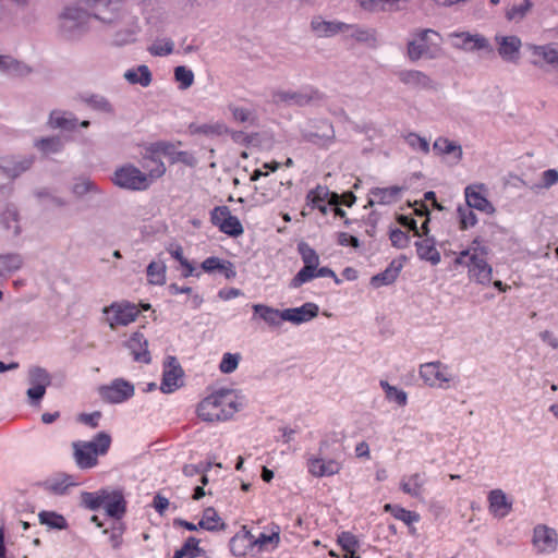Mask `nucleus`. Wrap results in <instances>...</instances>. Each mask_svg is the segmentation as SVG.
Returning a JSON list of instances; mask_svg holds the SVG:
<instances>
[{
  "label": "nucleus",
  "mask_w": 558,
  "mask_h": 558,
  "mask_svg": "<svg viewBox=\"0 0 558 558\" xmlns=\"http://www.w3.org/2000/svg\"><path fill=\"white\" fill-rule=\"evenodd\" d=\"M240 405L232 390H219L198 404L197 414L199 418L209 423L227 421L239 411Z\"/></svg>",
  "instance_id": "1"
},
{
  "label": "nucleus",
  "mask_w": 558,
  "mask_h": 558,
  "mask_svg": "<svg viewBox=\"0 0 558 558\" xmlns=\"http://www.w3.org/2000/svg\"><path fill=\"white\" fill-rule=\"evenodd\" d=\"M488 253L486 246H480V239L472 242L469 250L462 251L454 259L456 265L466 266L469 276L480 284H488L492 281L493 269L486 262L485 256Z\"/></svg>",
  "instance_id": "2"
},
{
  "label": "nucleus",
  "mask_w": 558,
  "mask_h": 558,
  "mask_svg": "<svg viewBox=\"0 0 558 558\" xmlns=\"http://www.w3.org/2000/svg\"><path fill=\"white\" fill-rule=\"evenodd\" d=\"M92 12L75 5L65 7L58 16V32L66 40L81 37L88 29Z\"/></svg>",
  "instance_id": "3"
},
{
  "label": "nucleus",
  "mask_w": 558,
  "mask_h": 558,
  "mask_svg": "<svg viewBox=\"0 0 558 558\" xmlns=\"http://www.w3.org/2000/svg\"><path fill=\"white\" fill-rule=\"evenodd\" d=\"M113 183L122 189L131 191H145L150 186V180L133 165L118 168L112 178Z\"/></svg>",
  "instance_id": "4"
},
{
  "label": "nucleus",
  "mask_w": 558,
  "mask_h": 558,
  "mask_svg": "<svg viewBox=\"0 0 558 558\" xmlns=\"http://www.w3.org/2000/svg\"><path fill=\"white\" fill-rule=\"evenodd\" d=\"M88 9L93 16L104 23L112 24L123 16L120 0H77Z\"/></svg>",
  "instance_id": "5"
},
{
  "label": "nucleus",
  "mask_w": 558,
  "mask_h": 558,
  "mask_svg": "<svg viewBox=\"0 0 558 558\" xmlns=\"http://www.w3.org/2000/svg\"><path fill=\"white\" fill-rule=\"evenodd\" d=\"M102 312L107 315V322L111 329H116L117 326H126L133 323L140 313L136 306L129 302L112 303L104 307Z\"/></svg>",
  "instance_id": "6"
},
{
  "label": "nucleus",
  "mask_w": 558,
  "mask_h": 558,
  "mask_svg": "<svg viewBox=\"0 0 558 558\" xmlns=\"http://www.w3.org/2000/svg\"><path fill=\"white\" fill-rule=\"evenodd\" d=\"M452 46L457 49L468 52L484 50L493 51V47L488 39L481 34H471L469 32L452 33L449 35Z\"/></svg>",
  "instance_id": "7"
},
{
  "label": "nucleus",
  "mask_w": 558,
  "mask_h": 558,
  "mask_svg": "<svg viewBox=\"0 0 558 558\" xmlns=\"http://www.w3.org/2000/svg\"><path fill=\"white\" fill-rule=\"evenodd\" d=\"M314 129H303L301 131L302 140L319 147H328L335 142V130L327 120L315 122Z\"/></svg>",
  "instance_id": "8"
},
{
  "label": "nucleus",
  "mask_w": 558,
  "mask_h": 558,
  "mask_svg": "<svg viewBox=\"0 0 558 558\" xmlns=\"http://www.w3.org/2000/svg\"><path fill=\"white\" fill-rule=\"evenodd\" d=\"M495 43L499 57L508 63L518 64L521 59L522 41L515 35H496Z\"/></svg>",
  "instance_id": "9"
},
{
  "label": "nucleus",
  "mask_w": 558,
  "mask_h": 558,
  "mask_svg": "<svg viewBox=\"0 0 558 558\" xmlns=\"http://www.w3.org/2000/svg\"><path fill=\"white\" fill-rule=\"evenodd\" d=\"M328 447V441L323 440L319 445V457L308 459V471L316 477L331 476L339 473L341 464L333 460H325V449Z\"/></svg>",
  "instance_id": "10"
},
{
  "label": "nucleus",
  "mask_w": 558,
  "mask_h": 558,
  "mask_svg": "<svg viewBox=\"0 0 558 558\" xmlns=\"http://www.w3.org/2000/svg\"><path fill=\"white\" fill-rule=\"evenodd\" d=\"M101 398L110 403H121L133 397L134 386L122 378L114 379L111 385L99 390Z\"/></svg>",
  "instance_id": "11"
},
{
  "label": "nucleus",
  "mask_w": 558,
  "mask_h": 558,
  "mask_svg": "<svg viewBox=\"0 0 558 558\" xmlns=\"http://www.w3.org/2000/svg\"><path fill=\"white\" fill-rule=\"evenodd\" d=\"M317 98L318 92L315 90H277L272 94L274 104L286 106L303 107Z\"/></svg>",
  "instance_id": "12"
},
{
  "label": "nucleus",
  "mask_w": 558,
  "mask_h": 558,
  "mask_svg": "<svg viewBox=\"0 0 558 558\" xmlns=\"http://www.w3.org/2000/svg\"><path fill=\"white\" fill-rule=\"evenodd\" d=\"M35 157L29 156H3L0 157V170L9 178L15 179L33 166Z\"/></svg>",
  "instance_id": "13"
},
{
  "label": "nucleus",
  "mask_w": 558,
  "mask_h": 558,
  "mask_svg": "<svg viewBox=\"0 0 558 558\" xmlns=\"http://www.w3.org/2000/svg\"><path fill=\"white\" fill-rule=\"evenodd\" d=\"M447 366L441 362H429L421 365L420 375L428 386L442 387V383H449L451 376L446 372Z\"/></svg>",
  "instance_id": "14"
},
{
  "label": "nucleus",
  "mask_w": 558,
  "mask_h": 558,
  "mask_svg": "<svg viewBox=\"0 0 558 558\" xmlns=\"http://www.w3.org/2000/svg\"><path fill=\"white\" fill-rule=\"evenodd\" d=\"M183 376V369L178 363L174 356H168L165 371L162 374V381L160 389L165 393L173 392L181 386V378Z\"/></svg>",
  "instance_id": "15"
},
{
  "label": "nucleus",
  "mask_w": 558,
  "mask_h": 558,
  "mask_svg": "<svg viewBox=\"0 0 558 558\" xmlns=\"http://www.w3.org/2000/svg\"><path fill=\"white\" fill-rule=\"evenodd\" d=\"M533 544L538 553H554L558 545V534L546 525H537L534 529Z\"/></svg>",
  "instance_id": "16"
},
{
  "label": "nucleus",
  "mask_w": 558,
  "mask_h": 558,
  "mask_svg": "<svg viewBox=\"0 0 558 558\" xmlns=\"http://www.w3.org/2000/svg\"><path fill=\"white\" fill-rule=\"evenodd\" d=\"M429 34L436 33L429 28L417 29L413 33V38L408 41L407 54L412 62L420 60L427 53L429 49L427 45V38Z\"/></svg>",
  "instance_id": "17"
},
{
  "label": "nucleus",
  "mask_w": 558,
  "mask_h": 558,
  "mask_svg": "<svg viewBox=\"0 0 558 558\" xmlns=\"http://www.w3.org/2000/svg\"><path fill=\"white\" fill-rule=\"evenodd\" d=\"M319 307L315 303L307 302L300 307L286 308L282 311L283 320L290 322L294 325L307 323L317 317Z\"/></svg>",
  "instance_id": "18"
},
{
  "label": "nucleus",
  "mask_w": 558,
  "mask_h": 558,
  "mask_svg": "<svg viewBox=\"0 0 558 558\" xmlns=\"http://www.w3.org/2000/svg\"><path fill=\"white\" fill-rule=\"evenodd\" d=\"M399 81L414 89H432L434 88L433 80L418 70H401L397 73Z\"/></svg>",
  "instance_id": "19"
},
{
  "label": "nucleus",
  "mask_w": 558,
  "mask_h": 558,
  "mask_svg": "<svg viewBox=\"0 0 558 558\" xmlns=\"http://www.w3.org/2000/svg\"><path fill=\"white\" fill-rule=\"evenodd\" d=\"M126 347L131 351L133 360L138 363L149 364L151 361L150 352L148 351V341L140 331L132 333L126 341Z\"/></svg>",
  "instance_id": "20"
},
{
  "label": "nucleus",
  "mask_w": 558,
  "mask_h": 558,
  "mask_svg": "<svg viewBox=\"0 0 558 558\" xmlns=\"http://www.w3.org/2000/svg\"><path fill=\"white\" fill-rule=\"evenodd\" d=\"M106 514L113 518L116 521H121L122 517L126 512V501L121 490L109 489L108 498L104 504Z\"/></svg>",
  "instance_id": "21"
},
{
  "label": "nucleus",
  "mask_w": 558,
  "mask_h": 558,
  "mask_svg": "<svg viewBox=\"0 0 558 558\" xmlns=\"http://www.w3.org/2000/svg\"><path fill=\"white\" fill-rule=\"evenodd\" d=\"M478 187L480 186H473V185L465 187L464 194H465L466 206L472 209H477V210L483 211L488 215L494 214L495 207L485 196H483L480 193Z\"/></svg>",
  "instance_id": "22"
},
{
  "label": "nucleus",
  "mask_w": 558,
  "mask_h": 558,
  "mask_svg": "<svg viewBox=\"0 0 558 558\" xmlns=\"http://www.w3.org/2000/svg\"><path fill=\"white\" fill-rule=\"evenodd\" d=\"M32 68L11 56L0 54V72L12 77H24L32 73Z\"/></svg>",
  "instance_id": "23"
},
{
  "label": "nucleus",
  "mask_w": 558,
  "mask_h": 558,
  "mask_svg": "<svg viewBox=\"0 0 558 558\" xmlns=\"http://www.w3.org/2000/svg\"><path fill=\"white\" fill-rule=\"evenodd\" d=\"M526 48L534 57L542 59L545 63L558 69V44L546 45L526 44Z\"/></svg>",
  "instance_id": "24"
},
{
  "label": "nucleus",
  "mask_w": 558,
  "mask_h": 558,
  "mask_svg": "<svg viewBox=\"0 0 558 558\" xmlns=\"http://www.w3.org/2000/svg\"><path fill=\"white\" fill-rule=\"evenodd\" d=\"M402 187L393 185L389 187H374L371 190L369 195L372 196L368 201L367 206H373L375 203L380 205H389L398 201Z\"/></svg>",
  "instance_id": "25"
},
{
  "label": "nucleus",
  "mask_w": 558,
  "mask_h": 558,
  "mask_svg": "<svg viewBox=\"0 0 558 558\" xmlns=\"http://www.w3.org/2000/svg\"><path fill=\"white\" fill-rule=\"evenodd\" d=\"M489 511L498 518L506 517L512 504L508 500L506 494L501 489H493L488 494Z\"/></svg>",
  "instance_id": "26"
},
{
  "label": "nucleus",
  "mask_w": 558,
  "mask_h": 558,
  "mask_svg": "<svg viewBox=\"0 0 558 558\" xmlns=\"http://www.w3.org/2000/svg\"><path fill=\"white\" fill-rule=\"evenodd\" d=\"M311 26L318 36L330 37L338 33L348 32L352 25L337 22V21H324L315 19L312 21Z\"/></svg>",
  "instance_id": "27"
},
{
  "label": "nucleus",
  "mask_w": 558,
  "mask_h": 558,
  "mask_svg": "<svg viewBox=\"0 0 558 558\" xmlns=\"http://www.w3.org/2000/svg\"><path fill=\"white\" fill-rule=\"evenodd\" d=\"M252 538L253 534L246 530L245 526H243L241 532L231 537L229 542V547L232 555L238 557L246 555V553L253 548Z\"/></svg>",
  "instance_id": "28"
},
{
  "label": "nucleus",
  "mask_w": 558,
  "mask_h": 558,
  "mask_svg": "<svg viewBox=\"0 0 558 558\" xmlns=\"http://www.w3.org/2000/svg\"><path fill=\"white\" fill-rule=\"evenodd\" d=\"M403 265L402 263L393 259L389 266L381 272L371 278V284L374 288L391 284L398 278Z\"/></svg>",
  "instance_id": "29"
},
{
  "label": "nucleus",
  "mask_w": 558,
  "mask_h": 558,
  "mask_svg": "<svg viewBox=\"0 0 558 558\" xmlns=\"http://www.w3.org/2000/svg\"><path fill=\"white\" fill-rule=\"evenodd\" d=\"M415 247L417 256L421 259L427 260L432 265L440 263V254L435 247V239L433 236H427L421 241H416Z\"/></svg>",
  "instance_id": "30"
},
{
  "label": "nucleus",
  "mask_w": 558,
  "mask_h": 558,
  "mask_svg": "<svg viewBox=\"0 0 558 558\" xmlns=\"http://www.w3.org/2000/svg\"><path fill=\"white\" fill-rule=\"evenodd\" d=\"M123 16L119 19L117 22L128 19V28L120 29L116 32L113 37V44L117 46H124L135 41V36L138 32V26L136 25V19L134 16L126 15L122 10Z\"/></svg>",
  "instance_id": "31"
},
{
  "label": "nucleus",
  "mask_w": 558,
  "mask_h": 558,
  "mask_svg": "<svg viewBox=\"0 0 558 558\" xmlns=\"http://www.w3.org/2000/svg\"><path fill=\"white\" fill-rule=\"evenodd\" d=\"M48 125L52 129L73 131L77 125V119L71 112L53 110L50 112Z\"/></svg>",
  "instance_id": "32"
},
{
  "label": "nucleus",
  "mask_w": 558,
  "mask_h": 558,
  "mask_svg": "<svg viewBox=\"0 0 558 558\" xmlns=\"http://www.w3.org/2000/svg\"><path fill=\"white\" fill-rule=\"evenodd\" d=\"M254 317L258 316L265 323H267L270 327H279L283 322L282 311L270 307L264 304H255L253 305Z\"/></svg>",
  "instance_id": "33"
},
{
  "label": "nucleus",
  "mask_w": 558,
  "mask_h": 558,
  "mask_svg": "<svg viewBox=\"0 0 558 558\" xmlns=\"http://www.w3.org/2000/svg\"><path fill=\"white\" fill-rule=\"evenodd\" d=\"M23 257L19 253L0 255V278H8L23 266Z\"/></svg>",
  "instance_id": "34"
},
{
  "label": "nucleus",
  "mask_w": 558,
  "mask_h": 558,
  "mask_svg": "<svg viewBox=\"0 0 558 558\" xmlns=\"http://www.w3.org/2000/svg\"><path fill=\"white\" fill-rule=\"evenodd\" d=\"M86 451H90L92 454L104 456L108 452L111 445V437L106 432L98 433L92 441H81Z\"/></svg>",
  "instance_id": "35"
},
{
  "label": "nucleus",
  "mask_w": 558,
  "mask_h": 558,
  "mask_svg": "<svg viewBox=\"0 0 558 558\" xmlns=\"http://www.w3.org/2000/svg\"><path fill=\"white\" fill-rule=\"evenodd\" d=\"M108 498V488H102L94 493L83 492L81 494L82 505L93 511L104 507L106 499Z\"/></svg>",
  "instance_id": "36"
},
{
  "label": "nucleus",
  "mask_w": 558,
  "mask_h": 558,
  "mask_svg": "<svg viewBox=\"0 0 558 558\" xmlns=\"http://www.w3.org/2000/svg\"><path fill=\"white\" fill-rule=\"evenodd\" d=\"M124 78L130 84H140L143 87H147L151 83V72L145 64L138 65L136 69L128 70L124 73Z\"/></svg>",
  "instance_id": "37"
},
{
  "label": "nucleus",
  "mask_w": 558,
  "mask_h": 558,
  "mask_svg": "<svg viewBox=\"0 0 558 558\" xmlns=\"http://www.w3.org/2000/svg\"><path fill=\"white\" fill-rule=\"evenodd\" d=\"M198 527L214 532L225 530L226 523L221 521L215 508L208 507L203 512V518L198 522Z\"/></svg>",
  "instance_id": "38"
},
{
  "label": "nucleus",
  "mask_w": 558,
  "mask_h": 558,
  "mask_svg": "<svg viewBox=\"0 0 558 558\" xmlns=\"http://www.w3.org/2000/svg\"><path fill=\"white\" fill-rule=\"evenodd\" d=\"M143 168L148 172L146 175L149 178L150 183L161 178L166 173L165 163L157 158L154 154L149 156H145L143 158Z\"/></svg>",
  "instance_id": "39"
},
{
  "label": "nucleus",
  "mask_w": 558,
  "mask_h": 558,
  "mask_svg": "<svg viewBox=\"0 0 558 558\" xmlns=\"http://www.w3.org/2000/svg\"><path fill=\"white\" fill-rule=\"evenodd\" d=\"M433 149L441 155L453 154L458 161L462 158V147L447 137H438L433 144Z\"/></svg>",
  "instance_id": "40"
},
{
  "label": "nucleus",
  "mask_w": 558,
  "mask_h": 558,
  "mask_svg": "<svg viewBox=\"0 0 558 558\" xmlns=\"http://www.w3.org/2000/svg\"><path fill=\"white\" fill-rule=\"evenodd\" d=\"M73 448L76 464L81 469H90L97 464V457L95 454H92L90 451H86L87 449L83 447V444H81V441L74 442Z\"/></svg>",
  "instance_id": "41"
},
{
  "label": "nucleus",
  "mask_w": 558,
  "mask_h": 558,
  "mask_svg": "<svg viewBox=\"0 0 558 558\" xmlns=\"http://www.w3.org/2000/svg\"><path fill=\"white\" fill-rule=\"evenodd\" d=\"M38 519L40 524L47 525L52 530H65L68 527V522L62 514H59L54 511H41L38 514Z\"/></svg>",
  "instance_id": "42"
},
{
  "label": "nucleus",
  "mask_w": 558,
  "mask_h": 558,
  "mask_svg": "<svg viewBox=\"0 0 558 558\" xmlns=\"http://www.w3.org/2000/svg\"><path fill=\"white\" fill-rule=\"evenodd\" d=\"M384 510L391 513L397 520L404 522L407 525H411L420 520L418 513L407 510L397 505L386 504L384 506Z\"/></svg>",
  "instance_id": "43"
},
{
  "label": "nucleus",
  "mask_w": 558,
  "mask_h": 558,
  "mask_svg": "<svg viewBox=\"0 0 558 558\" xmlns=\"http://www.w3.org/2000/svg\"><path fill=\"white\" fill-rule=\"evenodd\" d=\"M338 544L347 551L345 558H359L356 550L359 548V539L351 532H342L338 535Z\"/></svg>",
  "instance_id": "44"
},
{
  "label": "nucleus",
  "mask_w": 558,
  "mask_h": 558,
  "mask_svg": "<svg viewBox=\"0 0 558 558\" xmlns=\"http://www.w3.org/2000/svg\"><path fill=\"white\" fill-rule=\"evenodd\" d=\"M35 146L44 154H57L63 149V142L60 136L43 137L36 141Z\"/></svg>",
  "instance_id": "45"
},
{
  "label": "nucleus",
  "mask_w": 558,
  "mask_h": 558,
  "mask_svg": "<svg viewBox=\"0 0 558 558\" xmlns=\"http://www.w3.org/2000/svg\"><path fill=\"white\" fill-rule=\"evenodd\" d=\"M425 484L423 476L418 473H415L410 476L409 482L402 481L400 483V488L404 494H408L412 497H420L422 494V488Z\"/></svg>",
  "instance_id": "46"
},
{
  "label": "nucleus",
  "mask_w": 558,
  "mask_h": 558,
  "mask_svg": "<svg viewBox=\"0 0 558 558\" xmlns=\"http://www.w3.org/2000/svg\"><path fill=\"white\" fill-rule=\"evenodd\" d=\"M148 282L162 286L166 282V266L160 262H151L146 269Z\"/></svg>",
  "instance_id": "47"
},
{
  "label": "nucleus",
  "mask_w": 558,
  "mask_h": 558,
  "mask_svg": "<svg viewBox=\"0 0 558 558\" xmlns=\"http://www.w3.org/2000/svg\"><path fill=\"white\" fill-rule=\"evenodd\" d=\"M86 104L94 110L113 116L116 113L113 105L102 95H92L86 98Z\"/></svg>",
  "instance_id": "48"
},
{
  "label": "nucleus",
  "mask_w": 558,
  "mask_h": 558,
  "mask_svg": "<svg viewBox=\"0 0 558 558\" xmlns=\"http://www.w3.org/2000/svg\"><path fill=\"white\" fill-rule=\"evenodd\" d=\"M380 387L384 389L387 400L396 402L400 407L407 404L408 395L405 391L391 386L387 380H380Z\"/></svg>",
  "instance_id": "49"
},
{
  "label": "nucleus",
  "mask_w": 558,
  "mask_h": 558,
  "mask_svg": "<svg viewBox=\"0 0 558 558\" xmlns=\"http://www.w3.org/2000/svg\"><path fill=\"white\" fill-rule=\"evenodd\" d=\"M47 488L57 495H63L70 486H74L72 476L63 474L58 478L50 480L46 483Z\"/></svg>",
  "instance_id": "50"
},
{
  "label": "nucleus",
  "mask_w": 558,
  "mask_h": 558,
  "mask_svg": "<svg viewBox=\"0 0 558 558\" xmlns=\"http://www.w3.org/2000/svg\"><path fill=\"white\" fill-rule=\"evenodd\" d=\"M217 227L222 233L233 238L241 235L244 231L240 220L235 216L227 217V219H223Z\"/></svg>",
  "instance_id": "51"
},
{
  "label": "nucleus",
  "mask_w": 558,
  "mask_h": 558,
  "mask_svg": "<svg viewBox=\"0 0 558 558\" xmlns=\"http://www.w3.org/2000/svg\"><path fill=\"white\" fill-rule=\"evenodd\" d=\"M1 222L5 229H10L11 222H14L15 225L13 227V233H14V235L20 234L21 228L17 225L19 211L14 205H12V204L7 205L5 210L1 215Z\"/></svg>",
  "instance_id": "52"
},
{
  "label": "nucleus",
  "mask_w": 558,
  "mask_h": 558,
  "mask_svg": "<svg viewBox=\"0 0 558 558\" xmlns=\"http://www.w3.org/2000/svg\"><path fill=\"white\" fill-rule=\"evenodd\" d=\"M174 78L179 83V88L184 90L193 85L194 73L189 68L179 65L174 69Z\"/></svg>",
  "instance_id": "53"
},
{
  "label": "nucleus",
  "mask_w": 558,
  "mask_h": 558,
  "mask_svg": "<svg viewBox=\"0 0 558 558\" xmlns=\"http://www.w3.org/2000/svg\"><path fill=\"white\" fill-rule=\"evenodd\" d=\"M28 380L31 385H41L46 388L51 384V377L49 373L39 366H34L29 369Z\"/></svg>",
  "instance_id": "54"
},
{
  "label": "nucleus",
  "mask_w": 558,
  "mask_h": 558,
  "mask_svg": "<svg viewBox=\"0 0 558 558\" xmlns=\"http://www.w3.org/2000/svg\"><path fill=\"white\" fill-rule=\"evenodd\" d=\"M298 251L302 257L304 266L317 268L319 257L314 248H312L307 243L302 242L298 245Z\"/></svg>",
  "instance_id": "55"
},
{
  "label": "nucleus",
  "mask_w": 558,
  "mask_h": 558,
  "mask_svg": "<svg viewBox=\"0 0 558 558\" xmlns=\"http://www.w3.org/2000/svg\"><path fill=\"white\" fill-rule=\"evenodd\" d=\"M459 225L461 230H466L477 223V217L472 208L468 206H459L458 209Z\"/></svg>",
  "instance_id": "56"
},
{
  "label": "nucleus",
  "mask_w": 558,
  "mask_h": 558,
  "mask_svg": "<svg viewBox=\"0 0 558 558\" xmlns=\"http://www.w3.org/2000/svg\"><path fill=\"white\" fill-rule=\"evenodd\" d=\"M125 531V524L121 521H114L110 529H105L104 534L110 533V543L112 548L118 549L122 545V535Z\"/></svg>",
  "instance_id": "57"
},
{
  "label": "nucleus",
  "mask_w": 558,
  "mask_h": 558,
  "mask_svg": "<svg viewBox=\"0 0 558 558\" xmlns=\"http://www.w3.org/2000/svg\"><path fill=\"white\" fill-rule=\"evenodd\" d=\"M229 110L231 111L232 117L235 121L241 123H248L251 125L255 123L256 118L253 110L243 107H236L233 105L229 106Z\"/></svg>",
  "instance_id": "58"
},
{
  "label": "nucleus",
  "mask_w": 558,
  "mask_h": 558,
  "mask_svg": "<svg viewBox=\"0 0 558 558\" xmlns=\"http://www.w3.org/2000/svg\"><path fill=\"white\" fill-rule=\"evenodd\" d=\"M315 270L316 268L314 267L303 266V268H301L299 272L292 278L290 288L296 289L303 283L311 281L313 278H316Z\"/></svg>",
  "instance_id": "59"
},
{
  "label": "nucleus",
  "mask_w": 558,
  "mask_h": 558,
  "mask_svg": "<svg viewBox=\"0 0 558 558\" xmlns=\"http://www.w3.org/2000/svg\"><path fill=\"white\" fill-rule=\"evenodd\" d=\"M389 239L391 241V245L399 250L407 248L411 242L410 235L401 229H391L389 232Z\"/></svg>",
  "instance_id": "60"
},
{
  "label": "nucleus",
  "mask_w": 558,
  "mask_h": 558,
  "mask_svg": "<svg viewBox=\"0 0 558 558\" xmlns=\"http://www.w3.org/2000/svg\"><path fill=\"white\" fill-rule=\"evenodd\" d=\"M199 539H197L194 536L187 537L183 546L180 548L182 551H184L185 557L187 558H196L201 554L204 553V549L198 546Z\"/></svg>",
  "instance_id": "61"
},
{
  "label": "nucleus",
  "mask_w": 558,
  "mask_h": 558,
  "mask_svg": "<svg viewBox=\"0 0 558 558\" xmlns=\"http://www.w3.org/2000/svg\"><path fill=\"white\" fill-rule=\"evenodd\" d=\"M240 362V354L225 353L219 365V369L223 374L234 372Z\"/></svg>",
  "instance_id": "62"
},
{
  "label": "nucleus",
  "mask_w": 558,
  "mask_h": 558,
  "mask_svg": "<svg viewBox=\"0 0 558 558\" xmlns=\"http://www.w3.org/2000/svg\"><path fill=\"white\" fill-rule=\"evenodd\" d=\"M173 49H174L173 41L171 39H166L163 41H158V43L153 44L148 48V51L153 56L163 57V56H168V54L172 53Z\"/></svg>",
  "instance_id": "63"
},
{
  "label": "nucleus",
  "mask_w": 558,
  "mask_h": 558,
  "mask_svg": "<svg viewBox=\"0 0 558 558\" xmlns=\"http://www.w3.org/2000/svg\"><path fill=\"white\" fill-rule=\"evenodd\" d=\"M329 195V191L325 186L318 185L316 189L311 190L306 195L307 205L312 207L323 203Z\"/></svg>",
  "instance_id": "64"
}]
</instances>
